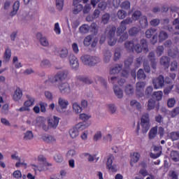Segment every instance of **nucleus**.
<instances>
[{
	"label": "nucleus",
	"instance_id": "nucleus-27",
	"mask_svg": "<svg viewBox=\"0 0 179 179\" xmlns=\"http://www.w3.org/2000/svg\"><path fill=\"white\" fill-rule=\"evenodd\" d=\"M156 106H157L156 100L153 99H150L148 102L147 110H148V111H150V110H155V108H156Z\"/></svg>",
	"mask_w": 179,
	"mask_h": 179
},
{
	"label": "nucleus",
	"instance_id": "nucleus-40",
	"mask_svg": "<svg viewBox=\"0 0 179 179\" xmlns=\"http://www.w3.org/2000/svg\"><path fill=\"white\" fill-rule=\"evenodd\" d=\"M73 110L74 113H76V114H80V113H82L83 108L79 104H78L77 103H74L73 104Z\"/></svg>",
	"mask_w": 179,
	"mask_h": 179
},
{
	"label": "nucleus",
	"instance_id": "nucleus-15",
	"mask_svg": "<svg viewBox=\"0 0 179 179\" xmlns=\"http://www.w3.org/2000/svg\"><path fill=\"white\" fill-rule=\"evenodd\" d=\"M124 48L129 52H134L135 48V43L132 41H127L124 43Z\"/></svg>",
	"mask_w": 179,
	"mask_h": 179
},
{
	"label": "nucleus",
	"instance_id": "nucleus-48",
	"mask_svg": "<svg viewBox=\"0 0 179 179\" xmlns=\"http://www.w3.org/2000/svg\"><path fill=\"white\" fill-rule=\"evenodd\" d=\"M139 159H141V154L134 152L131 157V162H133V163H138V162H139Z\"/></svg>",
	"mask_w": 179,
	"mask_h": 179
},
{
	"label": "nucleus",
	"instance_id": "nucleus-21",
	"mask_svg": "<svg viewBox=\"0 0 179 179\" xmlns=\"http://www.w3.org/2000/svg\"><path fill=\"white\" fill-rule=\"evenodd\" d=\"M122 71V64H116L115 66L110 70V75H117Z\"/></svg>",
	"mask_w": 179,
	"mask_h": 179
},
{
	"label": "nucleus",
	"instance_id": "nucleus-32",
	"mask_svg": "<svg viewBox=\"0 0 179 179\" xmlns=\"http://www.w3.org/2000/svg\"><path fill=\"white\" fill-rule=\"evenodd\" d=\"M80 32L83 34H87L90 31V26L89 24H84L79 28Z\"/></svg>",
	"mask_w": 179,
	"mask_h": 179
},
{
	"label": "nucleus",
	"instance_id": "nucleus-44",
	"mask_svg": "<svg viewBox=\"0 0 179 179\" xmlns=\"http://www.w3.org/2000/svg\"><path fill=\"white\" fill-rule=\"evenodd\" d=\"M110 14L105 13L103 15H102L101 23H103V24H107V23H108V22L110 21Z\"/></svg>",
	"mask_w": 179,
	"mask_h": 179
},
{
	"label": "nucleus",
	"instance_id": "nucleus-5",
	"mask_svg": "<svg viewBox=\"0 0 179 179\" xmlns=\"http://www.w3.org/2000/svg\"><path fill=\"white\" fill-rule=\"evenodd\" d=\"M142 131L143 134H146L150 129V119H149V113H144L141 117Z\"/></svg>",
	"mask_w": 179,
	"mask_h": 179
},
{
	"label": "nucleus",
	"instance_id": "nucleus-33",
	"mask_svg": "<svg viewBox=\"0 0 179 179\" xmlns=\"http://www.w3.org/2000/svg\"><path fill=\"white\" fill-rule=\"evenodd\" d=\"M167 38H169V34L166 31H161L159 35V41L160 43L164 41V40H167Z\"/></svg>",
	"mask_w": 179,
	"mask_h": 179
},
{
	"label": "nucleus",
	"instance_id": "nucleus-60",
	"mask_svg": "<svg viewBox=\"0 0 179 179\" xmlns=\"http://www.w3.org/2000/svg\"><path fill=\"white\" fill-rule=\"evenodd\" d=\"M128 37H129V35H128V32L124 33L119 38L118 43H124V41H127L128 40Z\"/></svg>",
	"mask_w": 179,
	"mask_h": 179
},
{
	"label": "nucleus",
	"instance_id": "nucleus-11",
	"mask_svg": "<svg viewBox=\"0 0 179 179\" xmlns=\"http://www.w3.org/2000/svg\"><path fill=\"white\" fill-rule=\"evenodd\" d=\"M58 88L62 94H68L71 92V87L68 83H62L59 85Z\"/></svg>",
	"mask_w": 179,
	"mask_h": 179
},
{
	"label": "nucleus",
	"instance_id": "nucleus-2",
	"mask_svg": "<svg viewBox=\"0 0 179 179\" xmlns=\"http://www.w3.org/2000/svg\"><path fill=\"white\" fill-rule=\"evenodd\" d=\"M89 125H86L85 123L80 122L77 124L74 127L69 130V135L72 139L78 138L79 136V131H83L86 129Z\"/></svg>",
	"mask_w": 179,
	"mask_h": 179
},
{
	"label": "nucleus",
	"instance_id": "nucleus-35",
	"mask_svg": "<svg viewBox=\"0 0 179 179\" xmlns=\"http://www.w3.org/2000/svg\"><path fill=\"white\" fill-rule=\"evenodd\" d=\"M171 159H172V160L175 162V163H177V162H179V152L178 151H174V150L171 151Z\"/></svg>",
	"mask_w": 179,
	"mask_h": 179
},
{
	"label": "nucleus",
	"instance_id": "nucleus-14",
	"mask_svg": "<svg viewBox=\"0 0 179 179\" xmlns=\"http://www.w3.org/2000/svg\"><path fill=\"white\" fill-rule=\"evenodd\" d=\"M170 62L171 59L167 56H162L159 61L160 65H162V66H163L165 69H169L170 66Z\"/></svg>",
	"mask_w": 179,
	"mask_h": 179
},
{
	"label": "nucleus",
	"instance_id": "nucleus-47",
	"mask_svg": "<svg viewBox=\"0 0 179 179\" xmlns=\"http://www.w3.org/2000/svg\"><path fill=\"white\" fill-rule=\"evenodd\" d=\"M134 64V58L130 57L128 58L127 60L124 61V68L125 69H129L131 65Z\"/></svg>",
	"mask_w": 179,
	"mask_h": 179
},
{
	"label": "nucleus",
	"instance_id": "nucleus-38",
	"mask_svg": "<svg viewBox=\"0 0 179 179\" xmlns=\"http://www.w3.org/2000/svg\"><path fill=\"white\" fill-rule=\"evenodd\" d=\"M78 80H80V82H83V83H85V85H92V83H93V81L90 80L88 77H84V76L78 77Z\"/></svg>",
	"mask_w": 179,
	"mask_h": 179
},
{
	"label": "nucleus",
	"instance_id": "nucleus-26",
	"mask_svg": "<svg viewBox=\"0 0 179 179\" xmlns=\"http://www.w3.org/2000/svg\"><path fill=\"white\" fill-rule=\"evenodd\" d=\"M139 23L142 29H146L149 26V22H148V17L145 15H143L141 17Z\"/></svg>",
	"mask_w": 179,
	"mask_h": 179
},
{
	"label": "nucleus",
	"instance_id": "nucleus-51",
	"mask_svg": "<svg viewBox=\"0 0 179 179\" xmlns=\"http://www.w3.org/2000/svg\"><path fill=\"white\" fill-rule=\"evenodd\" d=\"M176 101L175 98H170L167 101V106L169 107V108H173V107L176 106Z\"/></svg>",
	"mask_w": 179,
	"mask_h": 179
},
{
	"label": "nucleus",
	"instance_id": "nucleus-10",
	"mask_svg": "<svg viewBox=\"0 0 179 179\" xmlns=\"http://www.w3.org/2000/svg\"><path fill=\"white\" fill-rule=\"evenodd\" d=\"M82 2V0H73V5L74 6V9L73 10V13L74 15H78L80 12L83 10V5L79 4Z\"/></svg>",
	"mask_w": 179,
	"mask_h": 179
},
{
	"label": "nucleus",
	"instance_id": "nucleus-19",
	"mask_svg": "<svg viewBox=\"0 0 179 179\" xmlns=\"http://www.w3.org/2000/svg\"><path fill=\"white\" fill-rule=\"evenodd\" d=\"M22 97H23V92L20 90V88H17L13 94V100L15 101H19Z\"/></svg>",
	"mask_w": 179,
	"mask_h": 179
},
{
	"label": "nucleus",
	"instance_id": "nucleus-41",
	"mask_svg": "<svg viewBox=\"0 0 179 179\" xmlns=\"http://www.w3.org/2000/svg\"><path fill=\"white\" fill-rule=\"evenodd\" d=\"M58 52L61 58H66L68 57V49L66 48L61 49Z\"/></svg>",
	"mask_w": 179,
	"mask_h": 179
},
{
	"label": "nucleus",
	"instance_id": "nucleus-36",
	"mask_svg": "<svg viewBox=\"0 0 179 179\" xmlns=\"http://www.w3.org/2000/svg\"><path fill=\"white\" fill-rule=\"evenodd\" d=\"M124 92L126 93V94H127V96H132V94H134V87L131 85H128L126 86Z\"/></svg>",
	"mask_w": 179,
	"mask_h": 179
},
{
	"label": "nucleus",
	"instance_id": "nucleus-49",
	"mask_svg": "<svg viewBox=\"0 0 179 179\" xmlns=\"http://www.w3.org/2000/svg\"><path fill=\"white\" fill-rule=\"evenodd\" d=\"M90 118V116L87 115L86 113H82L80 115V120H82V121H84V122H81L82 124H85L86 125H88L89 124L86 123V121Z\"/></svg>",
	"mask_w": 179,
	"mask_h": 179
},
{
	"label": "nucleus",
	"instance_id": "nucleus-1",
	"mask_svg": "<svg viewBox=\"0 0 179 179\" xmlns=\"http://www.w3.org/2000/svg\"><path fill=\"white\" fill-rule=\"evenodd\" d=\"M81 61L85 65H88V66H94L100 62V58L96 56L85 55L81 57Z\"/></svg>",
	"mask_w": 179,
	"mask_h": 179
},
{
	"label": "nucleus",
	"instance_id": "nucleus-39",
	"mask_svg": "<svg viewBox=\"0 0 179 179\" xmlns=\"http://www.w3.org/2000/svg\"><path fill=\"white\" fill-rule=\"evenodd\" d=\"M139 33V28L134 27L129 30V36L135 37Z\"/></svg>",
	"mask_w": 179,
	"mask_h": 179
},
{
	"label": "nucleus",
	"instance_id": "nucleus-43",
	"mask_svg": "<svg viewBox=\"0 0 179 179\" xmlns=\"http://www.w3.org/2000/svg\"><path fill=\"white\" fill-rule=\"evenodd\" d=\"M141 48L143 51L145 52H149V46H148V42H146V40L143 39L141 41Z\"/></svg>",
	"mask_w": 179,
	"mask_h": 179
},
{
	"label": "nucleus",
	"instance_id": "nucleus-9",
	"mask_svg": "<svg viewBox=\"0 0 179 179\" xmlns=\"http://www.w3.org/2000/svg\"><path fill=\"white\" fill-rule=\"evenodd\" d=\"M114 156L110 155L106 162V169L108 170H111L112 173H117V166L113 165V162H114Z\"/></svg>",
	"mask_w": 179,
	"mask_h": 179
},
{
	"label": "nucleus",
	"instance_id": "nucleus-6",
	"mask_svg": "<svg viewBox=\"0 0 179 179\" xmlns=\"http://www.w3.org/2000/svg\"><path fill=\"white\" fill-rule=\"evenodd\" d=\"M132 23V19L131 17H127L125 20H122L120 22V25L119 27H117V36H120L121 34L127 30V24H131Z\"/></svg>",
	"mask_w": 179,
	"mask_h": 179
},
{
	"label": "nucleus",
	"instance_id": "nucleus-59",
	"mask_svg": "<svg viewBox=\"0 0 179 179\" xmlns=\"http://www.w3.org/2000/svg\"><path fill=\"white\" fill-rule=\"evenodd\" d=\"M163 52H164V47L163 45H159L157 48L156 53L158 57H162L163 55Z\"/></svg>",
	"mask_w": 179,
	"mask_h": 179
},
{
	"label": "nucleus",
	"instance_id": "nucleus-12",
	"mask_svg": "<svg viewBox=\"0 0 179 179\" xmlns=\"http://www.w3.org/2000/svg\"><path fill=\"white\" fill-rule=\"evenodd\" d=\"M48 124L50 128H53V129H55V128L58 127V124H59V117L53 116V118L49 119L48 120Z\"/></svg>",
	"mask_w": 179,
	"mask_h": 179
},
{
	"label": "nucleus",
	"instance_id": "nucleus-62",
	"mask_svg": "<svg viewBox=\"0 0 179 179\" xmlns=\"http://www.w3.org/2000/svg\"><path fill=\"white\" fill-rule=\"evenodd\" d=\"M111 58V52L107 50L106 53L104 54L103 61L107 64V62H110V59Z\"/></svg>",
	"mask_w": 179,
	"mask_h": 179
},
{
	"label": "nucleus",
	"instance_id": "nucleus-25",
	"mask_svg": "<svg viewBox=\"0 0 179 179\" xmlns=\"http://www.w3.org/2000/svg\"><path fill=\"white\" fill-rule=\"evenodd\" d=\"M38 162L43 163V164H44L46 167H51V166H52V164L47 162V158H45L44 155H39L38 157Z\"/></svg>",
	"mask_w": 179,
	"mask_h": 179
},
{
	"label": "nucleus",
	"instance_id": "nucleus-42",
	"mask_svg": "<svg viewBox=\"0 0 179 179\" xmlns=\"http://www.w3.org/2000/svg\"><path fill=\"white\" fill-rule=\"evenodd\" d=\"M91 32L93 33L95 36L99 33V26L96 22L91 24Z\"/></svg>",
	"mask_w": 179,
	"mask_h": 179
},
{
	"label": "nucleus",
	"instance_id": "nucleus-18",
	"mask_svg": "<svg viewBox=\"0 0 179 179\" xmlns=\"http://www.w3.org/2000/svg\"><path fill=\"white\" fill-rule=\"evenodd\" d=\"M109 82L114 85L115 83L117 82L118 85L120 86H122L124 83H125L126 80L124 78H121L120 80H118V77L117 76H112L110 79H109Z\"/></svg>",
	"mask_w": 179,
	"mask_h": 179
},
{
	"label": "nucleus",
	"instance_id": "nucleus-30",
	"mask_svg": "<svg viewBox=\"0 0 179 179\" xmlns=\"http://www.w3.org/2000/svg\"><path fill=\"white\" fill-rule=\"evenodd\" d=\"M157 31V29L150 28L145 31V36L147 38H152V36H155Z\"/></svg>",
	"mask_w": 179,
	"mask_h": 179
},
{
	"label": "nucleus",
	"instance_id": "nucleus-28",
	"mask_svg": "<svg viewBox=\"0 0 179 179\" xmlns=\"http://www.w3.org/2000/svg\"><path fill=\"white\" fill-rule=\"evenodd\" d=\"M10 57H12V50L7 48L3 55V62H9Z\"/></svg>",
	"mask_w": 179,
	"mask_h": 179
},
{
	"label": "nucleus",
	"instance_id": "nucleus-24",
	"mask_svg": "<svg viewBox=\"0 0 179 179\" xmlns=\"http://www.w3.org/2000/svg\"><path fill=\"white\" fill-rule=\"evenodd\" d=\"M19 8H20V2L19 1H17L14 3L13 6V10L10 12V16H15V15L17 13Z\"/></svg>",
	"mask_w": 179,
	"mask_h": 179
},
{
	"label": "nucleus",
	"instance_id": "nucleus-20",
	"mask_svg": "<svg viewBox=\"0 0 179 179\" xmlns=\"http://www.w3.org/2000/svg\"><path fill=\"white\" fill-rule=\"evenodd\" d=\"M113 90L115 96H117L118 99H122V97L124 96V93L122 92V90L118 87V85H115L113 86Z\"/></svg>",
	"mask_w": 179,
	"mask_h": 179
},
{
	"label": "nucleus",
	"instance_id": "nucleus-64",
	"mask_svg": "<svg viewBox=\"0 0 179 179\" xmlns=\"http://www.w3.org/2000/svg\"><path fill=\"white\" fill-rule=\"evenodd\" d=\"M177 115H179V106L176 107L171 111V117L172 118L177 117Z\"/></svg>",
	"mask_w": 179,
	"mask_h": 179
},
{
	"label": "nucleus",
	"instance_id": "nucleus-4",
	"mask_svg": "<svg viewBox=\"0 0 179 179\" xmlns=\"http://www.w3.org/2000/svg\"><path fill=\"white\" fill-rule=\"evenodd\" d=\"M110 29L109 30L108 34V43L110 47H113L117 44V38H115V31H117V27H115L114 25H112L110 26Z\"/></svg>",
	"mask_w": 179,
	"mask_h": 179
},
{
	"label": "nucleus",
	"instance_id": "nucleus-61",
	"mask_svg": "<svg viewBox=\"0 0 179 179\" xmlns=\"http://www.w3.org/2000/svg\"><path fill=\"white\" fill-rule=\"evenodd\" d=\"M177 69H178V63L177 62V61L172 62L171 63L170 71H171V72H174V71H177Z\"/></svg>",
	"mask_w": 179,
	"mask_h": 179
},
{
	"label": "nucleus",
	"instance_id": "nucleus-52",
	"mask_svg": "<svg viewBox=\"0 0 179 179\" xmlns=\"http://www.w3.org/2000/svg\"><path fill=\"white\" fill-rule=\"evenodd\" d=\"M170 137L173 141H178L179 139V131H172L170 133Z\"/></svg>",
	"mask_w": 179,
	"mask_h": 179
},
{
	"label": "nucleus",
	"instance_id": "nucleus-54",
	"mask_svg": "<svg viewBox=\"0 0 179 179\" xmlns=\"http://www.w3.org/2000/svg\"><path fill=\"white\" fill-rule=\"evenodd\" d=\"M130 104L132 107L136 106L137 110H138V111H141L142 108V106L141 105V103L138 102L136 100H132L131 101Z\"/></svg>",
	"mask_w": 179,
	"mask_h": 179
},
{
	"label": "nucleus",
	"instance_id": "nucleus-16",
	"mask_svg": "<svg viewBox=\"0 0 179 179\" xmlns=\"http://www.w3.org/2000/svg\"><path fill=\"white\" fill-rule=\"evenodd\" d=\"M58 104L62 110H66L68 106H69V101L63 98H59Z\"/></svg>",
	"mask_w": 179,
	"mask_h": 179
},
{
	"label": "nucleus",
	"instance_id": "nucleus-53",
	"mask_svg": "<svg viewBox=\"0 0 179 179\" xmlns=\"http://www.w3.org/2000/svg\"><path fill=\"white\" fill-rule=\"evenodd\" d=\"M34 137L33 132L31 131H28L24 134V141H30V139H33Z\"/></svg>",
	"mask_w": 179,
	"mask_h": 179
},
{
	"label": "nucleus",
	"instance_id": "nucleus-8",
	"mask_svg": "<svg viewBox=\"0 0 179 179\" xmlns=\"http://www.w3.org/2000/svg\"><path fill=\"white\" fill-rule=\"evenodd\" d=\"M154 89H162L164 86V76L159 75L157 78L152 80Z\"/></svg>",
	"mask_w": 179,
	"mask_h": 179
},
{
	"label": "nucleus",
	"instance_id": "nucleus-37",
	"mask_svg": "<svg viewBox=\"0 0 179 179\" xmlns=\"http://www.w3.org/2000/svg\"><path fill=\"white\" fill-rule=\"evenodd\" d=\"M152 93H153V87L152 86L147 87L144 94L145 98L149 99V97L152 96Z\"/></svg>",
	"mask_w": 179,
	"mask_h": 179
},
{
	"label": "nucleus",
	"instance_id": "nucleus-58",
	"mask_svg": "<svg viewBox=\"0 0 179 179\" xmlns=\"http://www.w3.org/2000/svg\"><path fill=\"white\" fill-rule=\"evenodd\" d=\"M54 160L56 163H62L64 162V157L61 154H56L54 156Z\"/></svg>",
	"mask_w": 179,
	"mask_h": 179
},
{
	"label": "nucleus",
	"instance_id": "nucleus-7",
	"mask_svg": "<svg viewBox=\"0 0 179 179\" xmlns=\"http://www.w3.org/2000/svg\"><path fill=\"white\" fill-rule=\"evenodd\" d=\"M146 83L145 82H138L136 84V94L138 99L145 96V87Z\"/></svg>",
	"mask_w": 179,
	"mask_h": 179
},
{
	"label": "nucleus",
	"instance_id": "nucleus-46",
	"mask_svg": "<svg viewBox=\"0 0 179 179\" xmlns=\"http://www.w3.org/2000/svg\"><path fill=\"white\" fill-rule=\"evenodd\" d=\"M120 7L122 8V9L128 10L131 9V2L128 1H123L121 3Z\"/></svg>",
	"mask_w": 179,
	"mask_h": 179
},
{
	"label": "nucleus",
	"instance_id": "nucleus-63",
	"mask_svg": "<svg viewBox=\"0 0 179 179\" xmlns=\"http://www.w3.org/2000/svg\"><path fill=\"white\" fill-rule=\"evenodd\" d=\"M150 24L152 26V27H156L160 24V20L158 18L153 19L150 22Z\"/></svg>",
	"mask_w": 179,
	"mask_h": 179
},
{
	"label": "nucleus",
	"instance_id": "nucleus-31",
	"mask_svg": "<svg viewBox=\"0 0 179 179\" xmlns=\"http://www.w3.org/2000/svg\"><path fill=\"white\" fill-rule=\"evenodd\" d=\"M157 135V127H152L148 134L150 139H155Z\"/></svg>",
	"mask_w": 179,
	"mask_h": 179
},
{
	"label": "nucleus",
	"instance_id": "nucleus-56",
	"mask_svg": "<svg viewBox=\"0 0 179 179\" xmlns=\"http://www.w3.org/2000/svg\"><path fill=\"white\" fill-rule=\"evenodd\" d=\"M127 13L124 10H119L117 11V17L118 19L122 20L127 17Z\"/></svg>",
	"mask_w": 179,
	"mask_h": 179
},
{
	"label": "nucleus",
	"instance_id": "nucleus-55",
	"mask_svg": "<svg viewBox=\"0 0 179 179\" xmlns=\"http://www.w3.org/2000/svg\"><path fill=\"white\" fill-rule=\"evenodd\" d=\"M64 0H56V8L58 10H62L64 9Z\"/></svg>",
	"mask_w": 179,
	"mask_h": 179
},
{
	"label": "nucleus",
	"instance_id": "nucleus-22",
	"mask_svg": "<svg viewBox=\"0 0 179 179\" xmlns=\"http://www.w3.org/2000/svg\"><path fill=\"white\" fill-rule=\"evenodd\" d=\"M42 139L44 141V142H46V143H52L55 142V138L48 134H44L42 136Z\"/></svg>",
	"mask_w": 179,
	"mask_h": 179
},
{
	"label": "nucleus",
	"instance_id": "nucleus-3",
	"mask_svg": "<svg viewBox=\"0 0 179 179\" xmlns=\"http://www.w3.org/2000/svg\"><path fill=\"white\" fill-rule=\"evenodd\" d=\"M68 75H69V72L66 70L59 71L55 77L50 78L48 80V82L50 83H57V82H62V80H65L66 78H68Z\"/></svg>",
	"mask_w": 179,
	"mask_h": 179
},
{
	"label": "nucleus",
	"instance_id": "nucleus-29",
	"mask_svg": "<svg viewBox=\"0 0 179 179\" xmlns=\"http://www.w3.org/2000/svg\"><path fill=\"white\" fill-rule=\"evenodd\" d=\"M152 96V99H155L157 101H160V100L163 99V92L162 91L154 92Z\"/></svg>",
	"mask_w": 179,
	"mask_h": 179
},
{
	"label": "nucleus",
	"instance_id": "nucleus-57",
	"mask_svg": "<svg viewBox=\"0 0 179 179\" xmlns=\"http://www.w3.org/2000/svg\"><path fill=\"white\" fill-rule=\"evenodd\" d=\"M121 58V49L116 48L115 50L114 61H118Z\"/></svg>",
	"mask_w": 179,
	"mask_h": 179
},
{
	"label": "nucleus",
	"instance_id": "nucleus-13",
	"mask_svg": "<svg viewBox=\"0 0 179 179\" xmlns=\"http://www.w3.org/2000/svg\"><path fill=\"white\" fill-rule=\"evenodd\" d=\"M70 65L73 69H78L79 68V62L78 57L75 55H71L69 57Z\"/></svg>",
	"mask_w": 179,
	"mask_h": 179
},
{
	"label": "nucleus",
	"instance_id": "nucleus-34",
	"mask_svg": "<svg viewBox=\"0 0 179 179\" xmlns=\"http://www.w3.org/2000/svg\"><path fill=\"white\" fill-rule=\"evenodd\" d=\"M137 79L138 80H145L146 79V74H145V71L143 69H140L137 72Z\"/></svg>",
	"mask_w": 179,
	"mask_h": 179
},
{
	"label": "nucleus",
	"instance_id": "nucleus-50",
	"mask_svg": "<svg viewBox=\"0 0 179 179\" xmlns=\"http://www.w3.org/2000/svg\"><path fill=\"white\" fill-rule=\"evenodd\" d=\"M92 35H88L85 38L83 43L85 47H89L92 44Z\"/></svg>",
	"mask_w": 179,
	"mask_h": 179
},
{
	"label": "nucleus",
	"instance_id": "nucleus-45",
	"mask_svg": "<svg viewBox=\"0 0 179 179\" xmlns=\"http://www.w3.org/2000/svg\"><path fill=\"white\" fill-rule=\"evenodd\" d=\"M141 16H142V12L139 10H136L132 14L131 17L133 20H139V19H141Z\"/></svg>",
	"mask_w": 179,
	"mask_h": 179
},
{
	"label": "nucleus",
	"instance_id": "nucleus-17",
	"mask_svg": "<svg viewBox=\"0 0 179 179\" xmlns=\"http://www.w3.org/2000/svg\"><path fill=\"white\" fill-rule=\"evenodd\" d=\"M36 38L40 41L41 45L47 47L48 45V40L45 37H43L41 33L36 34Z\"/></svg>",
	"mask_w": 179,
	"mask_h": 179
},
{
	"label": "nucleus",
	"instance_id": "nucleus-23",
	"mask_svg": "<svg viewBox=\"0 0 179 179\" xmlns=\"http://www.w3.org/2000/svg\"><path fill=\"white\" fill-rule=\"evenodd\" d=\"M27 99H28V100L24 103V106H25V107H27V108H30V107H31V106L34 104L35 100L30 95H27Z\"/></svg>",
	"mask_w": 179,
	"mask_h": 179
}]
</instances>
